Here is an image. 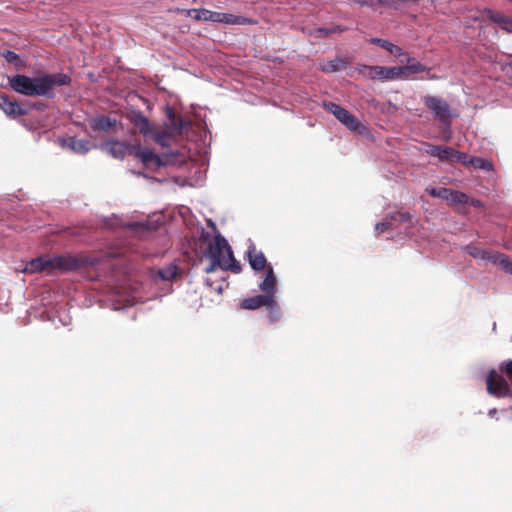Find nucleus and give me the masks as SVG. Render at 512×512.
<instances>
[{
    "mask_svg": "<svg viewBox=\"0 0 512 512\" xmlns=\"http://www.w3.org/2000/svg\"><path fill=\"white\" fill-rule=\"evenodd\" d=\"M427 193L436 198L447 200L448 194H450V189L445 187H428L426 188Z\"/></svg>",
    "mask_w": 512,
    "mask_h": 512,
    "instance_id": "obj_31",
    "label": "nucleus"
},
{
    "mask_svg": "<svg viewBox=\"0 0 512 512\" xmlns=\"http://www.w3.org/2000/svg\"><path fill=\"white\" fill-rule=\"evenodd\" d=\"M260 290L264 295L271 296V298H275L276 293V277L272 268H269L266 272L264 280L259 284Z\"/></svg>",
    "mask_w": 512,
    "mask_h": 512,
    "instance_id": "obj_18",
    "label": "nucleus"
},
{
    "mask_svg": "<svg viewBox=\"0 0 512 512\" xmlns=\"http://www.w3.org/2000/svg\"><path fill=\"white\" fill-rule=\"evenodd\" d=\"M132 155L139 158L145 165H153L155 167H161L164 165L160 156L155 154L151 149L142 148L138 144H134Z\"/></svg>",
    "mask_w": 512,
    "mask_h": 512,
    "instance_id": "obj_11",
    "label": "nucleus"
},
{
    "mask_svg": "<svg viewBox=\"0 0 512 512\" xmlns=\"http://www.w3.org/2000/svg\"><path fill=\"white\" fill-rule=\"evenodd\" d=\"M486 385L487 392L497 398L508 397L512 394L508 382L493 369L487 376Z\"/></svg>",
    "mask_w": 512,
    "mask_h": 512,
    "instance_id": "obj_7",
    "label": "nucleus"
},
{
    "mask_svg": "<svg viewBox=\"0 0 512 512\" xmlns=\"http://www.w3.org/2000/svg\"><path fill=\"white\" fill-rule=\"evenodd\" d=\"M2 57L9 63H13L17 69L22 68L24 66L23 60L20 56L11 50H5L1 53Z\"/></svg>",
    "mask_w": 512,
    "mask_h": 512,
    "instance_id": "obj_28",
    "label": "nucleus"
},
{
    "mask_svg": "<svg viewBox=\"0 0 512 512\" xmlns=\"http://www.w3.org/2000/svg\"><path fill=\"white\" fill-rule=\"evenodd\" d=\"M389 218L392 220V222H399V223H405L411 219V215L409 212H393L389 215Z\"/></svg>",
    "mask_w": 512,
    "mask_h": 512,
    "instance_id": "obj_33",
    "label": "nucleus"
},
{
    "mask_svg": "<svg viewBox=\"0 0 512 512\" xmlns=\"http://www.w3.org/2000/svg\"><path fill=\"white\" fill-rule=\"evenodd\" d=\"M467 200L468 197L465 193L450 189V194L447 197V201L450 204H465Z\"/></svg>",
    "mask_w": 512,
    "mask_h": 512,
    "instance_id": "obj_30",
    "label": "nucleus"
},
{
    "mask_svg": "<svg viewBox=\"0 0 512 512\" xmlns=\"http://www.w3.org/2000/svg\"><path fill=\"white\" fill-rule=\"evenodd\" d=\"M470 166L474 167L475 169L484 170V171H492L493 170V164L491 161L473 156L470 161Z\"/></svg>",
    "mask_w": 512,
    "mask_h": 512,
    "instance_id": "obj_27",
    "label": "nucleus"
},
{
    "mask_svg": "<svg viewBox=\"0 0 512 512\" xmlns=\"http://www.w3.org/2000/svg\"><path fill=\"white\" fill-rule=\"evenodd\" d=\"M247 256L251 268L255 271H261L265 268L267 260L263 252L256 251L254 245H251L247 251Z\"/></svg>",
    "mask_w": 512,
    "mask_h": 512,
    "instance_id": "obj_16",
    "label": "nucleus"
},
{
    "mask_svg": "<svg viewBox=\"0 0 512 512\" xmlns=\"http://www.w3.org/2000/svg\"><path fill=\"white\" fill-rule=\"evenodd\" d=\"M487 17L505 32L512 33V18L493 10L487 11Z\"/></svg>",
    "mask_w": 512,
    "mask_h": 512,
    "instance_id": "obj_21",
    "label": "nucleus"
},
{
    "mask_svg": "<svg viewBox=\"0 0 512 512\" xmlns=\"http://www.w3.org/2000/svg\"><path fill=\"white\" fill-rule=\"evenodd\" d=\"M79 260L73 257L58 256L51 258V271L55 269L72 271L79 267Z\"/></svg>",
    "mask_w": 512,
    "mask_h": 512,
    "instance_id": "obj_13",
    "label": "nucleus"
},
{
    "mask_svg": "<svg viewBox=\"0 0 512 512\" xmlns=\"http://www.w3.org/2000/svg\"><path fill=\"white\" fill-rule=\"evenodd\" d=\"M425 152L439 159L441 162H451L453 148L433 144H426Z\"/></svg>",
    "mask_w": 512,
    "mask_h": 512,
    "instance_id": "obj_14",
    "label": "nucleus"
},
{
    "mask_svg": "<svg viewBox=\"0 0 512 512\" xmlns=\"http://www.w3.org/2000/svg\"><path fill=\"white\" fill-rule=\"evenodd\" d=\"M358 71L371 80H379L382 82L394 81L401 78L398 67L360 65Z\"/></svg>",
    "mask_w": 512,
    "mask_h": 512,
    "instance_id": "obj_5",
    "label": "nucleus"
},
{
    "mask_svg": "<svg viewBox=\"0 0 512 512\" xmlns=\"http://www.w3.org/2000/svg\"><path fill=\"white\" fill-rule=\"evenodd\" d=\"M461 249L477 261L497 265L506 273L512 275V259L506 254L485 250L471 244L465 245Z\"/></svg>",
    "mask_w": 512,
    "mask_h": 512,
    "instance_id": "obj_3",
    "label": "nucleus"
},
{
    "mask_svg": "<svg viewBox=\"0 0 512 512\" xmlns=\"http://www.w3.org/2000/svg\"><path fill=\"white\" fill-rule=\"evenodd\" d=\"M101 149L113 158L123 160L126 155H132L134 144L115 139L108 140L101 145Z\"/></svg>",
    "mask_w": 512,
    "mask_h": 512,
    "instance_id": "obj_8",
    "label": "nucleus"
},
{
    "mask_svg": "<svg viewBox=\"0 0 512 512\" xmlns=\"http://www.w3.org/2000/svg\"><path fill=\"white\" fill-rule=\"evenodd\" d=\"M346 29L340 25L332 26V27H318L308 30V35L315 38H326L333 33H340L345 31Z\"/></svg>",
    "mask_w": 512,
    "mask_h": 512,
    "instance_id": "obj_24",
    "label": "nucleus"
},
{
    "mask_svg": "<svg viewBox=\"0 0 512 512\" xmlns=\"http://www.w3.org/2000/svg\"><path fill=\"white\" fill-rule=\"evenodd\" d=\"M500 369L504 370L505 373L512 378V360L507 361L506 363H501Z\"/></svg>",
    "mask_w": 512,
    "mask_h": 512,
    "instance_id": "obj_40",
    "label": "nucleus"
},
{
    "mask_svg": "<svg viewBox=\"0 0 512 512\" xmlns=\"http://www.w3.org/2000/svg\"><path fill=\"white\" fill-rule=\"evenodd\" d=\"M266 307H267L269 319L271 322H275L280 319L281 311H280V307L277 304L275 298H271V301L266 304Z\"/></svg>",
    "mask_w": 512,
    "mask_h": 512,
    "instance_id": "obj_29",
    "label": "nucleus"
},
{
    "mask_svg": "<svg viewBox=\"0 0 512 512\" xmlns=\"http://www.w3.org/2000/svg\"><path fill=\"white\" fill-rule=\"evenodd\" d=\"M387 51L395 57L406 56L403 49L393 43L389 45Z\"/></svg>",
    "mask_w": 512,
    "mask_h": 512,
    "instance_id": "obj_36",
    "label": "nucleus"
},
{
    "mask_svg": "<svg viewBox=\"0 0 512 512\" xmlns=\"http://www.w3.org/2000/svg\"><path fill=\"white\" fill-rule=\"evenodd\" d=\"M496 413H497V409H496V408H492V409H490V410L488 411V415H489L490 417H494V416L496 415Z\"/></svg>",
    "mask_w": 512,
    "mask_h": 512,
    "instance_id": "obj_43",
    "label": "nucleus"
},
{
    "mask_svg": "<svg viewBox=\"0 0 512 512\" xmlns=\"http://www.w3.org/2000/svg\"><path fill=\"white\" fill-rule=\"evenodd\" d=\"M204 256L208 257L211 261L204 269L206 273H212L216 267H220L225 271L231 270L234 273L241 271L240 264L234 258L231 246L221 233H217L215 240L209 243Z\"/></svg>",
    "mask_w": 512,
    "mask_h": 512,
    "instance_id": "obj_2",
    "label": "nucleus"
},
{
    "mask_svg": "<svg viewBox=\"0 0 512 512\" xmlns=\"http://www.w3.org/2000/svg\"><path fill=\"white\" fill-rule=\"evenodd\" d=\"M368 41L371 44H375V45H378V46L384 48L385 50H387L389 45L391 44V42H389L388 40L382 39V38H370Z\"/></svg>",
    "mask_w": 512,
    "mask_h": 512,
    "instance_id": "obj_37",
    "label": "nucleus"
},
{
    "mask_svg": "<svg viewBox=\"0 0 512 512\" xmlns=\"http://www.w3.org/2000/svg\"><path fill=\"white\" fill-rule=\"evenodd\" d=\"M117 121L115 118H111L105 115H98L93 117L89 121V125L93 131H108L116 125Z\"/></svg>",
    "mask_w": 512,
    "mask_h": 512,
    "instance_id": "obj_17",
    "label": "nucleus"
},
{
    "mask_svg": "<svg viewBox=\"0 0 512 512\" xmlns=\"http://www.w3.org/2000/svg\"><path fill=\"white\" fill-rule=\"evenodd\" d=\"M70 83L71 77L64 73H46L37 77L16 74L9 78L13 91L29 97L42 96L48 99L55 96L54 86H67Z\"/></svg>",
    "mask_w": 512,
    "mask_h": 512,
    "instance_id": "obj_1",
    "label": "nucleus"
},
{
    "mask_svg": "<svg viewBox=\"0 0 512 512\" xmlns=\"http://www.w3.org/2000/svg\"><path fill=\"white\" fill-rule=\"evenodd\" d=\"M350 1L355 4H358L360 6H367V7H372L378 2V0H350Z\"/></svg>",
    "mask_w": 512,
    "mask_h": 512,
    "instance_id": "obj_39",
    "label": "nucleus"
},
{
    "mask_svg": "<svg viewBox=\"0 0 512 512\" xmlns=\"http://www.w3.org/2000/svg\"><path fill=\"white\" fill-rule=\"evenodd\" d=\"M26 273H37L41 271H51V258L37 257L31 259L23 270Z\"/></svg>",
    "mask_w": 512,
    "mask_h": 512,
    "instance_id": "obj_15",
    "label": "nucleus"
},
{
    "mask_svg": "<svg viewBox=\"0 0 512 512\" xmlns=\"http://www.w3.org/2000/svg\"><path fill=\"white\" fill-rule=\"evenodd\" d=\"M165 114L167 120L164 124L169 134H181L182 131L190 125V121L182 117H177L175 111L170 106L165 108Z\"/></svg>",
    "mask_w": 512,
    "mask_h": 512,
    "instance_id": "obj_9",
    "label": "nucleus"
},
{
    "mask_svg": "<svg viewBox=\"0 0 512 512\" xmlns=\"http://www.w3.org/2000/svg\"><path fill=\"white\" fill-rule=\"evenodd\" d=\"M207 225L212 229V231L214 232V237L216 236L217 233H220L218 230H217V226L215 224V222L211 219H208L207 220Z\"/></svg>",
    "mask_w": 512,
    "mask_h": 512,
    "instance_id": "obj_41",
    "label": "nucleus"
},
{
    "mask_svg": "<svg viewBox=\"0 0 512 512\" xmlns=\"http://www.w3.org/2000/svg\"><path fill=\"white\" fill-rule=\"evenodd\" d=\"M157 275L163 281H171L177 275V266L174 263H170L163 268H159Z\"/></svg>",
    "mask_w": 512,
    "mask_h": 512,
    "instance_id": "obj_26",
    "label": "nucleus"
},
{
    "mask_svg": "<svg viewBox=\"0 0 512 512\" xmlns=\"http://www.w3.org/2000/svg\"><path fill=\"white\" fill-rule=\"evenodd\" d=\"M187 15L197 21H206V22H217L218 12L211 11L208 9L200 8V9H189L187 11Z\"/></svg>",
    "mask_w": 512,
    "mask_h": 512,
    "instance_id": "obj_19",
    "label": "nucleus"
},
{
    "mask_svg": "<svg viewBox=\"0 0 512 512\" xmlns=\"http://www.w3.org/2000/svg\"><path fill=\"white\" fill-rule=\"evenodd\" d=\"M324 72L333 73L339 70V62L336 60L328 61L323 67Z\"/></svg>",
    "mask_w": 512,
    "mask_h": 512,
    "instance_id": "obj_35",
    "label": "nucleus"
},
{
    "mask_svg": "<svg viewBox=\"0 0 512 512\" xmlns=\"http://www.w3.org/2000/svg\"><path fill=\"white\" fill-rule=\"evenodd\" d=\"M422 101L429 109L435 120H437L443 126L450 128L451 118L454 115L447 101L438 96L432 95L423 96Z\"/></svg>",
    "mask_w": 512,
    "mask_h": 512,
    "instance_id": "obj_4",
    "label": "nucleus"
},
{
    "mask_svg": "<svg viewBox=\"0 0 512 512\" xmlns=\"http://www.w3.org/2000/svg\"><path fill=\"white\" fill-rule=\"evenodd\" d=\"M216 23H223L227 25H247L252 24L253 21L250 18L244 16L218 12Z\"/></svg>",
    "mask_w": 512,
    "mask_h": 512,
    "instance_id": "obj_20",
    "label": "nucleus"
},
{
    "mask_svg": "<svg viewBox=\"0 0 512 512\" xmlns=\"http://www.w3.org/2000/svg\"><path fill=\"white\" fill-rule=\"evenodd\" d=\"M429 78H430V79H437V76H435V75H431Z\"/></svg>",
    "mask_w": 512,
    "mask_h": 512,
    "instance_id": "obj_45",
    "label": "nucleus"
},
{
    "mask_svg": "<svg viewBox=\"0 0 512 512\" xmlns=\"http://www.w3.org/2000/svg\"><path fill=\"white\" fill-rule=\"evenodd\" d=\"M506 67H507L508 71L512 72V62L507 63Z\"/></svg>",
    "mask_w": 512,
    "mask_h": 512,
    "instance_id": "obj_44",
    "label": "nucleus"
},
{
    "mask_svg": "<svg viewBox=\"0 0 512 512\" xmlns=\"http://www.w3.org/2000/svg\"><path fill=\"white\" fill-rule=\"evenodd\" d=\"M392 220L389 218V216L382 222L376 223L375 225V232L377 235L385 232L388 228L392 226Z\"/></svg>",
    "mask_w": 512,
    "mask_h": 512,
    "instance_id": "obj_34",
    "label": "nucleus"
},
{
    "mask_svg": "<svg viewBox=\"0 0 512 512\" xmlns=\"http://www.w3.org/2000/svg\"><path fill=\"white\" fill-rule=\"evenodd\" d=\"M69 147L76 153L85 154L90 151L92 144L86 139H74L72 138L69 142Z\"/></svg>",
    "mask_w": 512,
    "mask_h": 512,
    "instance_id": "obj_25",
    "label": "nucleus"
},
{
    "mask_svg": "<svg viewBox=\"0 0 512 512\" xmlns=\"http://www.w3.org/2000/svg\"><path fill=\"white\" fill-rule=\"evenodd\" d=\"M0 100V108L9 117L16 118L27 113L19 103L11 101L7 96H1Z\"/></svg>",
    "mask_w": 512,
    "mask_h": 512,
    "instance_id": "obj_12",
    "label": "nucleus"
},
{
    "mask_svg": "<svg viewBox=\"0 0 512 512\" xmlns=\"http://www.w3.org/2000/svg\"><path fill=\"white\" fill-rule=\"evenodd\" d=\"M129 121L144 136H151L153 125L150 120L140 110H133L128 115Z\"/></svg>",
    "mask_w": 512,
    "mask_h": 512,
    "instance_id": "obj_10",
    "label": "nucleus"
},
{
    "mask_svg": "<svg viewBox=\"0 0 512 512\" xmlns=\"http://www.w3.org/2000/svg\"><path fill=\"white\" fill-rule=\"evenodd\" d=\"M270 301H271V296L264 295V294L256 295V296L244 299L241 302V307L243 309H247V310H255L262 306H266V304L269 303Z\"/></svg>",
    "mask_w": 512,
    "mask_h": 512,
    "instance_id": "obj_22",
    "label": "nucleus"
},
{
    "mask_svg": "<svg viewBox=\"0 0 512 512\" xmlns=\"http://www.w3.org/2000/svg\"><path fill=\"white\" fill-rule=\"evenodd\" d=\"M324 107L335 118L351 131H357L361 127L360 121L352 113L334 102H324Z\"/></svg>",
    "mask_w": 512,
    "mask_h": 512,
    "instance_id": "obj_6",
    "label": "nucleus"
},
{
    "mask_svg": "<svg viewBox=\"0 0 512 512\" xmlns=\"http://www.w3.org/2000/svg\"><path fill=\"white\" fill-rule=\"evenodd\" d=\"M210 235L208 232L202 231L200 239L203 241H207L209 239Z\"/></svg>",
    "mask_w": 512,
    "mask_h": 512,
    "instance_id": "obj_42",
    "label": "nucleus"
},
{
    "mask_svg": "<svg viewBox=\"0 0 512 512\" xmlns=\"http://www.w3.org/2000/svg\"><path fill=\"white\" fill-rule=\"evenodd\" d=\"M473 156H469L467 153L459 152L453 149L451 162H458L465 166H470V161Z\"/></svg>",
    "mask_w": 512,
    "mask_h": 512,
    "instance_id": "obj_32",
    "label": "nucleus"
},
{
    "mask_svg": "<svg viewBox=\"0 0 512 512\" xmlns=\"http://www.w3.org/2000/svg\"><path fill=\"white\" fill-rule=\"evenodd\" d=\"M407 65L398 67L400 70V77L404 74H415L421 73L427 70V67L423 65L421 62L415 60L414 58L407 57L406 58Z\"/></svg>",
    "mask_w": 512,
    "mask_h": 512,
    "instance_id": "obj_23",
    "label": "nucleus"
},
{
    "mask_svg": "<svg viewBox=\"0 0 512 512\" xmlns=\"http://www.w3.org/2000/svg\"><path fill=\"white\" fill-rule=\"evenodd\" d=\"M151 137L154 139L155 142H157L161 146H166V139H167L166 132H161V133H156V134L152 133Z\"/></svg>",
    "mask_w": 512,
    "mask_h": 512,
    "instance_id": "obj_38",
    "label": "nucleus"
}]
</instances>
